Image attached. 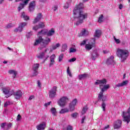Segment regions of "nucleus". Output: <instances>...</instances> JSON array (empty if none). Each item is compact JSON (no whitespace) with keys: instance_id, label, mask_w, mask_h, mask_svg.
<instances>
[{"instance_id":"obj_1","label":"nucleus","mask_w":130,"mask_h":130,"mask_svg":"<svg viewBox=\"0 0 130 130\" xmlns=\"http://www.w3.org/2000/svg\"><path fill=\"white\" fill-rule=\"evenodd\" d=\"M84 8V5L82 3L77 5L73 10L74 21L76 22V25L79 26L84 22V20L88 18V14L84 13L82 10Z\"/></svg>"},{"instance_id":"obj_2","label":"nucleus","mask_w":130,"mask_h":130,"mask_svg":"<svg viewBox=\"0 0 130 130\" xmlns=\"http://www.w3.org/2000/svg\"><path fill=\"white\" fill-rule=\"evenodd\" d=\"M51 42V39L49 38H46L45 40L41 36H39L38 39L35 41L34 44V46H37L41 43V46L39 47V49L40 50H42L43 48H45Z\"/></svg>"},{"instance_id":"obj_3","label":"nucleus","mask_w":130,"mask_h":130,"mask_svg":"<svg viewBox=\"0 0 130 130\" xmlns=\"http://www.w3.org/2000/svg\"><path fill=\"white\" fill-rule=\"evenodd\" d=\"M106 83H107V81L105 79L102 80H98L95 82V85H100L101 92L104 93L105 91H107V90L110 88V85H109V84L106 85Z\"/></svg>"},{"instance_id":"obj_4","label":"nucleus","mask_w":130,"mask_h":130,"mask_svg":"<svg viewBox=\"0 0 130 130\" xmlns=\"http://www.w3.org/2000/svg\"><path fill=\"white\" fill-rule=\"evenodd\" d=\"M129 52L127 50L118 49L117 50V55L121 59V62H123L126 60L128 56Z\"/></svg>"},{"instance_id":"obj_5","label":"nucleus","mask_w":130,"mask_h":130,"mask_svg":"<svg viewBox=\"0 0 130 130\" xmlns=\"http://www.w3.org/2000/svg\"><path fill=\"white\" fill-rule=\"evenodd\" d=\"M69 97L66 96H62L57 101V104L60 107H64V106L67 105V104L68 103V102H69Z\"/></svg>"},{"instance_id":"obj_6","label":"nucleus","mask_w":130,"mask_h":130,"mask_svg":"<svg viewBox=\"0 0 130 130\" xmlns=\"http://www.w3.org/2000/svg\"><path fill=\"white\" fill-rule=\"evenodd\" d=\"M122 117L123 121L127 123H129L130 121V108L128 109L127 112H122Z\"/></svg>"},{"instance_id":"obj_7","label":"nucleus","mask_w":130,"mask_h":130,"mask_svg":"<svg viewBox=\"0 0 130 130\" xmlns=\"http://www.w3.org/2000/svg\"><path fill=\"white\" fill-rule=\"evenodd\" d=\"M21 1H23V2L22 3H20L18 8V12H20L21 10H23V9L25 8V6L28 5V3L30 2V0H15V3L21 2Z\"/></svg>"},{"instance_id":"obj_8","label":"nucleus","mask_w":130,"mask_h":130,"mask_svg":"<svg viewBox=\"0 0 130 130\" xmlns=\"http://www.w3.org/2000/svg\"><path fill=\"white\" fill-rule=\"evenodd\" d=\"M95 39H92L91 40L90 42L88 44L85 45V48L86 50H91L93 47L95 46Z\"/></svg>"},{"instance_id":"obj_9","label":"nucleus","mask_w":130,"mask_h":130,"mask_svg":"<svg viewBox=\"0 0 130 130\" xmlns=\"http://www.w3.org/2000/svg\"><path fill=\"white\" fill-rule=\"evenodd\" d=\"M57 87L56 86H54L53 88L49 91V97L51 99L54 98L56 95V90Z\"/></svg>"},{"instance_id":"obj_10","label":"nucleus","mask_w":130,"mask_h":130,"mask_svg":"<svg viewBox=\"0 0 130 130\" xmlns=\"http://www.w3.org/2000/svg\"><path fill=\"white\" fill-rule=\"evenodd\" d=\"M77 99H74L73 101L69 104V111L73 112L75 110V106L77 105Z\"/></svg>"},{"instance_id":"obj_11","label":"nucleus","mask_w":130,"mask_h":130,"mask_svg":"<svg viewBox=\"0 0 130 130\" xmlns=\"http://www.w3.org/2000/svg\"><path fill=\"white\" fill-rule=\"evenodd\" d=\"M122 121L121 120H117L114 122V129H119L121 127Z\"/></svg>"},{"instance_id":"obj_12","label":"nucleus","mask_w":130,"mask_h":130,"mask_svg":"<svg viewBox=\"0 0 130 130\" xmlns=\"http://www.w3.org/2000/svg\"><path fill=\"white\" fill-rule=\"evenodd\" d=\"M127 84H128V81L127 80L124 81L121 83L115 85L114 86V89H115L117 88H120V87H124V86H126Z\"/></svg>"},{"instance_id":"obj_13","label":"nucleus","mask_w":130,"mask_h":130,"mask_svg":"<svg viewBox=\"0 0 130 130\" xmlns=\"http://www.w3.org/2000/svg\"><path fill=\"white\" fill-rule=\"evenodd\" d=\"M3 93H4V94H5V95H8V96H6V98H8V97H10V96H12V95H13V91H10L9 88H3Z\"/></svg>"},{"instance_id":"obj_14","label":"nucleus","mask_w":130,"mask_h":130,"mask_svg":"<svg viewBox=\"0 0 130 130\" xmlns=\"http://www.w3.org/2000/svg\"><path fill=\"white\" fill-rule=\"evenodd\" d=\"M13 94L14 95L15 99H20L22 96H23V93H22V91L21 90H18L15 92H14L13 91H12Z\"/></svg>"},{"instance_id":"obj_15","label":"nucleus","mask_w":130,"mask_h":130,"mask_svg":"<svg viewBox=\"0 0 130 130\" xmlns=\"http://www.w3.org/2000/svg\"><path fill=\"white\" fill-rule=\"evenodd\" d=\"M36 6V4L35 1H32L30 3L28 6V10L30 12H33L35 10V7Z\"/></svg>"},{"instance_id":"obj_16","label":"nucleus","mask_w":130,"mask_h":130,"mask_svg":"<svg viewBox=\"0 0 130 130\" xmlns=\"http://www.w3.org/2000/svg\"><path fill=\"white\" fill-rule=\"evenodd\" d=\"M98 101H102V102H105L106 101V96L103 95V92H101L98 95Z\"/></svg>"},{"instance_id":"obj_17","label":"nucleus","mask_w":130,"mask_h":130,"mask_svg":"<svg viewBox=\"0 0 130 130\" xmlns=\"http://www.w3.org/2000/svg\"><path fill=\"white\" fill-rule=\"evenodd\" d=\"M42 19V14L39 13L38 14L37 17L35 18L34 19V21L32 22L33 24H36L37 23H38L40 20Z\"/></svg>"},{"instance_id":"obj_18","label":"nucleus","mask_w":130,"mask_h":130,"mask_svg":"<svg viewBox=\"0 0 130 130\" xmlns=\"http://www.w3.org/2000/svg\"><path fill=\"white\" fill-rule=\"evenodd\" d=\"M42 19V14L39 13L38 14L37 17L35 18L34 19V21L32 22L33 24H36L37 23H38L40 20Z\"/></svg>"},{"instance_id":"obj_19","label":"nucleus","mask_w":130,"mask_h":130,"mask_svg":"<svg viewBox=\"0 0 130 130\" xmlns=\"http://www.w3.org/2000/svg\"><path fill=\"white\" fill-rule=\"evenodd\" d=\"M113 58H114V57L111 56L110 58L107 60L106 63L108 66H110V64H113L114 66V64H115V62H114Z\"/></svg>"},{"instance_id":"obj_20","label":"nucleus","mask_w":130,"mask_h":130,"mask_svg":"<svg viewBox=\"0 0 130 130\" xmlns=\"http://www.w3.org/2000/svg\"><path fill=\"white\" fill-rule=\"evenodd\" d=\"M56 57V56L54 54H52L50 56V62L49 64V67H52V66H53L55 62L54 59H55Z\"/></svg>"},{"instance_id":"obj_21","label":"nucleus","mask_w":130,"mask_h":130,"mask_svg":"<svg viewBox=\"0 0 130 130\" xmlns=\"http://www.w3.org/2000/svg\"><path fill=\"white\" fill-rule=\"evenodd\" d=\"M9 74L10 75H12V77L13 79H15L17 77V75H18V72L16 71V70H10L8 71Z\"/></svg>"},{"instance_id":"obj_22","label":"nucleus","mask_w":130,"mask_h":130,"mask_svg":"<svg viewBox=\"0 0 130 130\" xmlns=\"http://www.w3.org/2000/svg\"><path fill=\"white\" fill-rule=\"evenodd\" d=\"M45 126H46V123L43 122L38 125L37 126V128L38 130H43L45 128Z\"/></svg>"},{"instance_id":"obj_23","label":"nucleus","mask_w":130,"mask_h":130,"mask_svg":"<svg viewBox=\"0 0 130 130\" xmlns=\"http://www.w3.org/2000/svg\"><path fill=\"white\" fill-rule=\"evenodd\" d=\"M20 17L24 19V21H28V20H30V17L28 16L24 12L21 13V15Z\"/></svg>"},{"instance_id":"obj_24","label":"nucleus","mask_w":130,"mask_h":130,"mask_svg":"<svg viewBox=\"0 0 130 130\" xmlns=\"http://www.w3.org/2000/svg\"><path fill=\"white\" fill-rule=\"evenodd\" d=\"M98 56V52H97V50L93 51L91 54V59H92V60H95Z\"/></svg>"},{"instance_id":"obj_25","label":"nucleus","mask_w":130,"mask_h":130,"mask_svg":"<svg viewBox=\"0 0 130 130\" xmlns=\"http://www.w3.org/2000/svg\"><path fill=\"white\" fill-rule=\"evenodd\" d=\"M54 33H55V31L53 28H51L49 30H47V35L49 37L52 36Z\"/></svg>"},{"instance_id":"obj_26","label":"nucleus","mask_w":130,"mask_h":130,"mask_svg":"<svg viewBox=\"0 0 130 130\" xmlns=\"http://www.w3.org/2000/svg\"><path fill=\"white\" fill-rule=\"evenodd\" d=\"M70 112V110L69 109L65 108L61 109V110L59 112L60 114H64V113H68Z\"/></svg>"},{"instance_id":"obj_27","label":"nucleus","mask_w":130,"mask_h":130,"mask_svg":"<svg viewBox=\"0 0 130 130\" xmlns=\"http://www.w3.org/2000/svg\"><path fill=\"white\" fill-rule=\"evenodd\" d=\"M89 77V75L87 74H81L78 76V78L79 80H84V79H86Z\"/></svg>"},{"instance_id":"obj_28","label":"nucleus","mask_w":130,"mask_h":130,"mask_svg":"<svg viewBox=\"0 0 130 130\" xmlns=\"http://www.w3.org/2000/svg\"><path fill=\"white\" fill-rule=\"evenodd\" d=\"M39 63H35L32 65L31 71H38L40 67Z\"/></svg>"},{"instance_id":"obj_29","label":"nucleus","mask_w":130,"mask_h":130,"mask_svg":"<svg viewBox=\"0 0 130 130\" xmlns=\"http://www.w3.org/2000/svg\"><path fill=\"white\" fill-rule=\"evenodd\" d=\"M38 36L39 35H47V29H43L40 31H39L37 34Z\"/></svg>"},{"instance_id":"obj_30","label":"nucleus","mask_w":130,"mask_h":130,"mask_svg":"<svg viewBox=\"0 0 130 130\" xmlns=\"http://www.w3.org/2000/svg\"><path fill=\"white\" fill-rule=\"evenodd\" d=\"M44 55H45V53L42 52L37 55V57L39 59H42L44 57Z\"/></svg>"},{"instance_id":"obj_31","label":"nucleus","mask_w":130,"mask_h":130,"mask_svg":"<svg viewBox=\"0 0 130 130\" xmlns=\"http://www.w3.org/2000/svg\"><path fill=\"white\" fill-rule=\"evenodd\" d=\"M60 46V44L57 43L56 45H53L52 46V49L50 50V52H52V50H55L57 48H58Z\"/></svg>"},{"instance_id":"obj_32","label":"nucleus","mask_w":130,"mask_h":130,"mask_svg":"<svg viewBox=\"0 0 130 130\" xmlns=\"http://www.w3.org/2000/svg\"><path fill=\"white\" fill-rule=\"evenodd\" d=\"M89 34V32L85 29H83L81 31V35L82 36H87Z\"/></svg>"},{"instance_id":"obj_33","label":"nucleus","mask_w":130,"mask_h":130,"mask_svg":"<svg viewBox=\"0 0 130 130\" xmlns=\"http://www.w3.org/2000/svg\"><path fill=\"white\" fill-rule=\"evenodd\" d=\"M27 25H28V23H27L26 22H20L19 23V26L23 30V28L26 27V26H27Z\"/></svg>"},{"instance_id":"obj_34","label":"nucleus","mask_w":130,"mask_h":130,"mask_svg":"<svg viewBox=\"0 0 130 130\" xmlns=\"http://www.w3.org/2000/svg\"><path fill=\"white\" fill-rule=\"evenodd\" d=\"M101 34H102L101 30H95L94 37H98V38H99V37L101 36Z\"/></svg>"},{"instance_id":"obj_35","label":"nucleus","mask_w":130,"mask_h":130,"mask_svg":"<svg viewBox=\"0 0 130 130\" xmlns=\"http://www.w3.org/2000/svg\"><path fill=\"white\" fill-rule=\"evenodd\" d=\"M32 74L30 76V77L31 78H32L33 77H37L38 75V74H39L38 71H37V70H32Z\"/></svg>"},{"instance_id":"obj_36","label":"nucleus","mask_w":130,"mask_h":130,"mask_svg":"<svg viewBox=\"0 0 130 130\" xmlns=\"http://www.w3.org/2000/svg\"><path fill=\"white\" fill-rule=\"evenodd\" d=\"M50 111L52 115L54 116H56V109L55 108H52Z\"/></svg>"},{"instance_id":"obj_37","label":"nucleus","mask_w":130,"mask_h":130,"mask_svg":"<svg viewBox=\"0 0 130 130\" xmlns=\"http://www.w3.org/2000/svg\"><path fill=\"white\" fill-rule=\"evenodd\" d=\"M87 110H88V107L87 106L84 107L82 109V111H81L82 115H84V114H85V113L87 112Z\"/></svg>"},{"instance_id":"obj_38","label":"nucleus","mask_w":130,"mask_h":130,"mask_svg":"<svg viewBox=\"0 0 130 130\" xmlns=\"http://www.w3.org/2000/svg\"><path fill=\"white\" fill-rule=\"evenodd\" d=\"M68 48V45H67V44H64L62 45V49H61V51L62 52H64L67 50V49Z\"/></svg>"},{"instance_id":"obj_39","label":"nucleus","mask_w":130,"mask_h":130,"mask_svg":"<svg viewBox=\"0 0 130 130\" xmlns=\"http://www.w3.org/2000/svg\"><path fill=\"white\" fill-rule=\"evenodd\" d=\"M14 31L16 32H22L23 31V29L19 26H18V27L15 28Z\"/></svg>"},{"instance_id":"obj_40","label":"nucleus","mask_w":130,"mask_h":130,"mask_svg":"<svg viewBox=\"0 0 130 130\" xmlns=\"http://www.w3.org/2000/svg\"><path fill=\"white\" fill-rule=\"evenodd\" d=\"M39 28H44L45 27V25L44 24V22H41L39 23L38 25Z\"/></svg>"},{"instance_id":"obj_41","label":"nucleus","mask_w":130,"mask_h":130,"mask_svg":"<svg viewBox=\"0 0 130 130\" xmlns=\"http://www.w3.org/2000/svg\"><path fill=\"white\" fill-rule=\"evenodd\" d=\"M63 58V54H60L59 57H58V61H59V62H60L62 60Z\"/></svg>"},{"instance_id":"obj_42","label":"nucleus","mask_w":130,"mask_h":130,"mask_svg":"<svg viewBox=\"0 0 130 130\" xmlns=\"http://www.w3.org/2000/svg\"><path fill=\"white\" fill-rule=\"evenodd\" d=\"M98 22L99 23H102L103 22V15L102 14L99 18Z\"/></svg>"},{"instance_id":"obj_43","label":"nucleus","mask_w":130,"mask_h":130,"mask_svg":"<svg viewBox=\"0 0 130 130\" xmlns=\"http://www.w3.org/2000/svg\"><path fill=\"white\" fill-rule=\"evenodd\" d=\"M67 74L71 77H73V75H72V72L70 70V67H68V69H67Z\"/></svg>"},{"instance_id":"obj_44","label":"nucleus","mask_w":130,"mask_h":130,"mask_svg":"<svg viewBox=\"0 0 130 130\" xmlns=\"http://www.w3.org/2000/svg\"><path fill=\"white\" fill-rule=\"evenodd\" d=\"M76 51H77V50H76V49L73 48H70L69 49V52L70 53H72L73 52H76Z\"/></svg>"},{"instance_id":"obj_45","label":"nucleus","mask_w":130,"mask_h":130,"mask_svg":"<svg viewBox=\"0 0 130 130\" xmlns=\"http://www.w3.org/2000/svg\"><path fill=\"white\" fill-rule=\"evenodd\" d=\"M106 107V104H105L104 102H103L102 104V108L103 111H105Z\"/></svg>"},{"instance_id":"obj_46","label":"nucleus","mask_w":130,"mask_h":130,"mask_svg":"<svg viewBox=\"0 0 130 130\" xmlns=\"http://www.w3.org/2000/svg\"><path fill=\"white\" fill-rule=\"evenodd\" d=\"M114 40L117 44H119V43H120V40L118 39H116L115 37H114Z\"/></svg>"},{"instance_id":"obj_47","label":"nucleus","mask_w":130,"mask_h":130,"mask_svg":"<svg viewBox=\"0 0 130 130\" xmlns=\"http://www.w3.org/2000/svg\"><path fill=\"white\" fill-rule=\"evenodd\" d=\"M78 113H74L72 114H71L72 117L73 118H77V116H78Z\"/></svg>"},{"instance_id":"obj_48","label":"nucleus","mask_w":130,"mask_h":130,"mask_svg":"<svg viewBox=\"0 0 130 130\" xmlns=\"http://www.w3.org/2000/svg\"><path fill=\"white\" fill-rule=\"evenodd\" d=\"M39 28L40 27L39 25H35L32 27V29H34L35 31H37V30H38Z\"/></svg>"},{"instance_id":"obj_49","label":"nucleus","mask_w":130,"mask_h":130,"mask_svg":"<svg viewBox=\"0 0 130 130\" xmlns=\"http://www.w3.org/2000/svg\"><path fill=\"white\" fill-rule=\"evenodd\" d=\"M9 105H11V102H7L4 104V107H8Z\"/></svg>"},{"instance_id":"obj_50","label":"nucleus","mask_w":130,"mask_h":130,"mask_svg":"<svg viewBox=\"0 0 130 130\" xmlns=\"http://www.w3.org/2000/svg\"><path fill=\"white\" fill-rule=\"evenodd\" d=\"M76 60H77V58H72L70 59V60H69V62H74V61H76Z\"/></svg>"},{"instance_id":"obj_51","label":"nucleus","mask_w":130,"mask_h":130,"mask_svg":"<svg viewBox=\"0 0 130 130\" xmlns=\"http://www.w3.org/2000/svg\"><path fill=\"white\" fill-rule=\"evenodd\" d=\"M12 27H13V24H12V23L8 24L6 26V28H7V29H9L10 28H12Z\"/></svg>"},{"instance_id":"obj_52","label":"nucleus","mask_w":130,"mask_h":130,"mask_svg":"<svg viewBox=\"0 0 130 130\" xmlns=\"http://www.w3.org/2000/svg\"><path fill=\"white\" fill-rule=\"evenodd\" d=\"M87 43V40H84L80 43V45L82 46L83 45H85Z\"/></svg>"},{"instance_id":"obj_53","label":"nucleus","mask_w":130,"mask_h":130,"mask_svg":"<svg viewBox=\"0 0 130 130\" xmlns=\"http://www.w3.org/2000/svg\"><path fill=\"white\" fill-rule=\"evenodd\" d=\"M69 7H70V4L66 3V4L64 6V9H69Z\"/></svg>"},{"instance_id":"obj_54","label":"nucleus","mask_w":130,"mask_h":130,"mask_svg":"<svg viewBox=\"0 0 130 130\" xmlns=\"http://www.w3.org/2000/svg\"><path fill=\"white\" fill-rule=\"evenodd\" d=\"M67 130H73V126H71V125H68L67 127Z\"/></svg>"},{"instance_id":"obj_55","label":"nucleus","mask_w":130,"mask_h":130,"mask_svg":"<svg viewBox=\"0 0 130 130\" xmlns=\"http://www.w3.org/2000/svg\"><path fill=\"white\" fill-rule=\"evenodd\" d=\"M7 125V123H3L1 124V126L2 128H5V127Z\"/></svg>"},{"instance_id":"obj_56","label":"nucleus","mask_w":130,"mask_h":130,"mask_svg":"<svg viewBox=\"0 0 130 130\" xmlns=\"http://www.w3.org/2000/svg\"><path fill=\"white\" fill-rule=\"evenodd\" d=\"M21 115L18 114V116H17V120L18 121H19V120H21Z\"/></svg>"},{"instance_id":"obj_57","label":"nucleus","mask_w":130,"mask_h":130,"mask_svg":"<svg viewBox=\"0 0 130 130\" xmlns=\"http://www.w3.org/2000/svg\"><path fill=\"white\" fill-rule=\"evenodd\" d=\"M86 119V116H84L82 117L81 120V123H84V121H85V120Z\"/></svg>"},{"instance_id":"obj_58","label":"nucleus","mask_w":130,"mask_h":130,"mask_svg":"<svg viewBox=\"0 0 130 130\" xmlns=\"http://www.w3.org/2000/svg\"><path fill=\"white\" fill-rule=\"evenodd\" d=\"M12 125H13V124L11 123H10L9 124H7V128H11L12 127Z\"/></svg>"},{"instance_id":"obj_59","label":"nucleus","mask_w":130,"mask_h":130,"mask_svg":"<svg viewBox=\"0 0 130 130\" xmlns=\"http://www.w3.org/2000/svg\"><path fill=\"white\" fill-rule=\"evenodd\" d=\"M38 86L40 88L41 87V83L39 80L38 81Z\"/></svg>"},{"instance_id":"obj_60","label":"nucleus","mask_w":130,"mask_h":130,"mask_svg":"<svg viewBox=\"0 0 130 130\" xmlns=\"http://www.w3.org/2000/svg\"><path fill=\"white\" fill-rule=\"evenodd\" d=\"M53 10L54 12H55V11H56V10H57V6H54L53 8Z\"/></svg>"},{"instance_id":"obj_61","label":"nucleus","mask_w":130,"mask_h":130,"mask_svg":"<svg viewBox=\"0 0 130 130\" xmlns=\"http://www.w3.org/2000/svg\"><path fill=\"white\" fill-rule=\"evenodd\" d=\"M34 99V95H31L30 96H29L28 100L31 101L32 100V99Z\"/></svg>"},{"instance_id":"obj_62","label":"nucleus","mask_w":130,"mask_h":130,"mask_svg":"<svg viewBox=\"0 0 130 130\" xmlns=\"http://www.w3.org/2000/svg\"><path fill=\"white\" fill-rule=\"evenodd\" d=\"M50 103H51V102H49L48 103H46V104H45V106H48L49 105H50Z\"/></svg>"},{"instance_id":"obj_63","label":"nucleus","mask_w":130,"mask_h":130,"mask_svg":"<svg viewBox=\"0 0 130 130\" xmlns=\"http://www.w3.org/2000/svg\"><path fill=\"white\" fill-rule=\"evenodd\" d=\"M123 7V6H122V4H120V5H119V9L120 10H121V9H122Z\"/></svg>"},{"instance_id":"obj_64","label":"nucleus","mask_w":130,"mask_h":130,"mask_svg":"<svg viewBox=\"0 0 130 130\" xmlns=\"http://www.w3.org/2000/svg\"><path fill=\"white\" fill-rule=\"evenodd\" d=\"M67 4H69V5H71V4H72V0H68L67 2Z\"/></svg>"}]
</instances>
